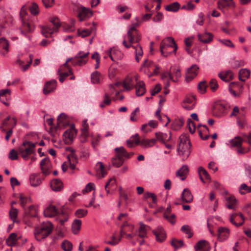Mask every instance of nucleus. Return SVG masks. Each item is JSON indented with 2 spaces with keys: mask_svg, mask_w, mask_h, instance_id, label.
Instances as JSON below:
<instances>
[{
  "mask_svg": "<svg viewBox=\"0 0 251 251\" xmlns=\"http://www.w3.org/2000/svg\"><path fill=\"white\" fill-rule=\"evenodd\" d=\"M53 225L50 222L42 223L34 229V234L35 239L39 242L42 241L51 233Z\"/></svg>",
  "mask_w": 251,
  "mask_h": 251,
  "instance_id": "obj_1",
  "label": "nucleus"
},
{
  "mask_svg": "<svg viewBox=\"0 0 251 251\" xmlns=\"http://www.w3.org/2000/svg\"><path fill=\"white\" fill-rule=\"evenodd\" d=\"M177 152L182 157L183 160L187 159L190 155V141L189 138L184 135L179 137V143L177 148Z\"/></svg>",
  "mask_w": 251,
  "mask_h": 251,
  "instance_id": "obj_2",
  "label": "nucleus"
},
{
  "mask_svg": "<svg viewBox=\"0 0 251 251\" xmlns=\"http://www.w3.org/2000/svg\"><path fill=\"white\" fill-rule=\"evenodd\" d=\"M229 106L225 101L219 100L214 102L212 107V114L217 117H222L226 115Z\"/></svg>",
  "mask_w": 251,
  "mask_h": 251,
  "instance_id": "obj_3",
  "label": "nucleus"
},
{
  "mask_svg": "<svg viewBox=\"0 0 251 251\" xmlns=\"http://www.w3.org/2000/svg\"><path fill=\"white\" fill-rule=\"evenodd\" d=\"M166 40L169 43H171L172 44L171 45H167L165 43V41L163 40L160 45V50L161 53V54L167 57L168 55L171 53V52H169L167 51L168 48H174L173 51L172 52L175 53L177 49V46L175 42L174 39L172 37H167Z\"/></svg>",
  "mask_w": 251,
  "mask_h": 251,
  "instance_id": "obj_4",
  "label": "nucleus"
},
{
  "mask_svg": "<svg viewBox=\"0 0 251 251\" xmlns=\"http://www.w3.org/2000/svg\"><path fill=\"white\" fill-rule=\"evenodd\" d=\"M50 22L54 25L53 27L49 26H42L41 32L45 37H49L52 34L57 32L58 28L60 26V24L59 19L57 18H52Z\"/></svg>",
  "mask_w": 251,
  "mask_h": 251,
  "instance_id": "obj_5",
  "label": "nucleus"
},
{
  "mask_svg": "<svg viewBox=\"0 0 251 251\" xmlns=\"http://www.w3.org/2000/svg\"><path fill=\"white\" fill-rule=\"evenodd\" d=\"M123 56V53L120 50L115 48L110 49L103 54L104 58L109 57L111 61L115 62L121 60Z\"/></svg>",
  "mask_w": 251,
  "mask_h": 251,
  "instance_id": "obj_6",
  "label": "nucleus"
},
{
  "mask_svg": "<svg viewBox=\"0 0 251 251\" xmlns=\"http://www.w3.org/2000/svg\"><path fill=\"white\" fill-rule=\"evenodd\" d=\"M75 10L78 14L77 16L80 21H83L85 19L92 16V11L89 8L84 7L81 5H77Z\"/></svg>",
  "mask_w": 251,
  "mask_h": 251,
  "instance_id": "obj_7",
  "label": "nucleus"
},
{
  "mask_svg": "<svg viewBox=\"0 0 251 251\" xmlns=\"http://www.w3.org/2000/svg\"><path fill=\"white\" fill-rule=\"evenodd\" d=\"M17 121L15 118H11V116H7L3 121L1 126H0L2 132H6L7 130L12 129L16 126Z\"/></svg>",
  "mask_w": 251,
  "mask_h": 251,
  "instance_id": "obj_8",
  "label": "nucleus"
},
{
  "mask_svg": "<svg viewBox=\"0 0 251 251\" xmlns=\"http://www.w3.org/2000/svg\"><path fill=\"white\" fill-rule=\"evenodd\" d=\"M36 143H33L31 142L25 141L22 145L19 148V152H25L29 154H31L34 152V149Z\"/></svg>",
  "mask_w": 251,
  "mask_h": 251,
  "instance_id": "obj_9",
  "label": "nucleus"
},
{
  "mask_svg": "<svg viewBox=\"0 0 251 251\" xmlns=\"http://www.w3.org/2000/svg\"><path fill=\"white\" fill-rule=\"evenodd\" d=\"M199 67L195 64L188 68L186 73L185 80L187 82H190L198 74Z\"/></svg>",
  "mask_w": 251,
  "mask_h": 251,
  "instance_id": "obj_10",
  "label": "nucleus"
},
{
  "mask_svg": "<svg viewBox=\"0 0 251 251\" xmlns=\"http://www.w3.org/2000/svg\"><path fill=\"white\" fill-rule=\"evenodd\" d=\"M229 221L235 226L239 227L243 225L245 219L241 213H235L230 215Z\"/></svg>",
  "mask_w": 251,
  "mask_h": 251,
  "instance_id": "obj_11",
  "label": "nucleus"
},
{
  "mask_svg": "<svg viewBox=\"0 0 251 251\" xmlns=\"http://www.w3.org/2000/svg\"><path fill=\"white\" fill-rule=\"evenodd\" d=\"M114 151L116 153L115 155L111 158L112 164L115 167L119 168L124 164L125 159L119 151Z\"/></svg>",
  "mask_w": 251,
  "mask_h": 251,
  "instance_id": "obj_12",
  "label": "nucleus"
},
{
  "mask_svg": "<svg viewBox=\"0 0 251 251\" xmlns=\"http://www.w3.org/2000/svg\"><path fill=\"white\" fill-rule=\"evenodd\" d=\"M76 130L75 127V125L71 126L70 129L66 130L63 133V136L65 138L66 142H72L76 135Z\"/></svg>",
  "mask_w": 251,
  "mask_h": 251,
  "instance_id": "obj_13",
  "label": "nucleus"
},
{
  "mask_svg": "<svg viewBox=\"0 0 251 251\" xmlns=\"http://www.w3.org/2000/svg\"><path fill=\"white\" fill-rule=\"evenodd\" d=\"M134 30H135L134 27H130L127 31L126 39H125L123 41V45L127 49L131 47L134 43L133 35L132 34V31Z\"/></svg>",
  "mask_w": 251,
  "mask_h": 251,
  "instance_id": "obj_14",
  "label": "nucleus"
},
{
  "mask_svg": "<svg viewBox=\"0 0 251 251\" xmlns=\"http://www.w3.org/2000/svg\"><path fill=\"white\" fill-rule=\"evenodd\" d=\"M89 54L88 52H84L83 51H79L75 57H70L68 58L65 63H69L70 61H75V63H84L86 62L85 58L87 57Z\"/></svg>",
  "mask_w": 251,
  "mask_h": 251,
  "instance_id": "obj_15",
  "label": "nucleus"
},
{
  "mask_svg": "<svg viewBox=\"0 0 251 251\" xmlns=\"http://www.w3.org/2000/svg\"><path fill=\"white\" fill-rule=\"evenodd\" d=\"M230 234L229 229L226 227H220L218 230V240L223 242L227 240Z\"/></svg>",
  "mask_w": 251,
  "mask_h": 251,
  "instance_id": "obj_16",
  "label": "nucleus"
},
{
  "mask_svg": "<svg viewBox=\"0 0 251 251\" xmlns=\"http://www.w3.org/2000/svg\"><path fill=\"white\" fill-rule=\"evenodd\" d=\"M57 81L55 79H52L47 82L43 88V93L47 95L54 91L56 87Z\"/></svg>",
  "mask_w": 251,
  "mask_h": 251,
  "instance_id": "obj_17",
  "label": "nucleus"
},
{
  "mask_svg": "<svg viewBox=\"0 0 251 251\" xmlns=\"http://www.w3.org/2000/svg\"><path fill=\"white\" fill-rule=\"evenodd\" d=\"M152 232L155 236L156 240L158 242H162L166 239V233L162 226H158L152 231Z\"/></svg>",
  "mask_w": 251,
  "mask_h": 251,
  "instance_id": "obj_18",
  "label": "nucleus"
},
{
  "mask_svg": "<svg viewBox=\"0 0 251 251\" xmlns=\"http://www.w3.org/2000/svg\"><path fill=\"white\" fill-rule=\"evenodd\" d=\"M194 248L196 251H209L210 250L209 243L204 240H201L198 242Z\"/></svg>",
  "mask_w": 251,
  "mask_h": 251,
  "instance_id": "obj_19",
  "label": "nucleus"
},
{
  "mask_svg": "<svg viewBox=\"0 0 251 251\" xmlns=\"http://www.w3.org/2000/svg\"><path fill=\"white\" fill-rule=\"evenodd\" d=\"M181 199L183 202L191 203L193 201V196L190 190L185 188L181 195Z\"/></svg>",
  "mask_w": 251,
  "mask_h": 251,
  "instance_id": "obj_20",
  "label": "nucleus"
},
{
  "mask_svg": "<svg viewBox=\"0 0 251 251\" xmlns=\"http://www.w3.org/2000/svg\"><path fill=\"white\" fill-rule=\"evenodd\" d=\"M59 213V211L55 206L50 205L47 207L44 212L45 216L47 217H52Z\"/></svg>",
  "mask_w": 251,
  "mask_h": 251,
  "instance_id": "obj_21",
  "label": "nucleus"
},
{
  "mask_svg": "<svg viewBox=\"0 0 251 251\" xmlns=\"http://www.w3.org/2000/svg\"><path fill=\"white\" fill-rule=\"evenodd\" d=\"M52 190L55 192L60 191L63 188V184L59 179H54L50 183Z\"/></svg>",
  "mask_w": 251,
  "mask_h": 251,
  "instance_id": "obj_22",
  "label": "nucleus"
},
{
  "mask_svg": "<svg viewBox=\"0 0 251 251\" xmlns=\"http://www.w3.org/2000/svg\"><path fill=\"white\" fill-rule=\"evenodd\" d=\"M134 87L136 89V94L137 96H141L146 93L145 84L143 81L137 82Z\"/></svg>",
  "mask_w": 251,
  "mask_h": 251,
  "instance_id": "obj_23",
  "label": "nucleus"
},
{
  "mask_svg": "<svg viewBox=\"0 0 251 251\" xmlns=\"http://www.w3.org/2000/svg\"><path fill=\"white\" fill-rule=\"evenodd\" d=\"M199 40L203 43H209L213 39V35L211 33L205 32L202 34H199L198 35Z\"/></svg>",
  "mask_w": 251,
  "mask_h": 251,
  "instance_id": "obj_24",
  "label": "nucleus"
},
{
  "mask_svg": "<svg viewBox=\"0 0 251 251\" xmlns=\"http://www.w3.org/2000/svg\"><path fill=\"white\" fill-rule=\"evenodd\" d=\"M189 172V169L187 165H183L181 168L179 169L176 173V176L181 177L180 179L181 180H184L186 176L188 174Z\"/></svg>",
  "mask_w": 251,
  "mask_h": 251,
  "instance_id": "obj_25",
  "label": "nucleus"
},
{
  "mask_svg": "<svg viewBox=\"0 0 251 251\" xmlns=\"http://www.w3.org/2000/svg\"><path fill=\"white\" fill-rule=\"evenodd\" d=\"M123 86L127 91L131 90L134 87L133 78L129 76H127L124 81L123 83Z\"/></svg>",
  "mask_w": 251,
  "mask_h": 251,
  "instance_id": "obj_26",
  "label": "nucleus"
},
{
  "mask_svg": "<svg viewBox=\"0 0 251 251\" xmlns=\"http://www.w3.org/2000/svg\"><path fill=\"white\" fill-rule=\"evenodd\" d=\"M29 180L32 186L37 187L40 185L42 181L41 178L38 177L36 174H32L30 176Z\"/></svg>",
  "mask_w": 251,
  "mask_h": 251,
  "instance_id": "obj_27",
  "label": "nucleus"
},
{
  "mask_svg": "<svg viewBox=\"0 0 251 251\" xmlns=\"http://www.w3.org/2000/svg\"><path fill=\"white\" fill-rule=\"evenodd\" d=\"M250 75V71L247 69H242L239 72V79L244 82Z\"/></svg>",
  "mask_w": 251,
  "mask_h": 251,
  "instance_id": "obj_28",
  "label": "nucleus"
},
{
  "mask_svg": "<svg viewBox=\"0 0 251 251\" xmlns=\"http://www.w3.org/2000/svg\"><path fill=\"white\" fill-rule=\"evenodd\" d=\"M227 201L226 206L228 209L235 210L236 208V200L234 196L226 198Z\"/></svg>",
  "mask_w": 251,
  "mask_h": 251,
  "instance_id": "obj_29",
  "label": "nucleus"
},
{
  "mask_svg": "<svg viewBox=\"0 0 251 251\" xmlns=\"http://www.w3.org/2000/svg\"><path fill=\"white\" fill-rule=\"evenodd\" d=\"M184 122V121L183 118L175 119L174 121H173L171 125L172 128L175 130H177L179 129L183 125Z\"/></svg>",
  "mask_w": 251,
  "mask_h": 251,
  "instance_id": "obj_30",
  "label": "nucleus"
},
{
  "mask_svg": "<svg viewBox=\"0 0 251 251\" xmlns=\"http://www.w3.org/2000/svg\"><path fill=\"white\" fill-rule=\"evenodd\" d=\"M9 43L4 37L0 38V51L6 53L8 51Z\"/></svg>",
  "mask_w": 251,
  "mask_h": 251,
  "instance_id": "obj_31",
  "label": "nucleus"
},
{
  "mask_svg": "<svg viewBox=\"0 0 251 251\" xmlns=\"http://www.w3.org/2000/svg\"><path fill=\"white\" fill-rule=\"evenodd\" d=\"M81 221L78 219H75L72 225V230L74 234H76L80 229Z\"/></svg>",
  "mask_w": 251,
  "mask_h": 251,
  "instance_id": "obj_32",
  "label": "nucleus"
},
{
  "mask_svg": "<svg viewBox=\"0 0 251 251\" xmlns=\"http://www.w3.org/2000/svg\"><path fill=\"white\" fill-rule=\"evenodd\" d=\"M156 142L155 139H143L141 140V146L145 148H150L153 146Z\"/></svg>",
  "mask_w": 251,
  "mask_h": 251,
  "instance_id": "obj_33",
  "label": "nucleus"
},
{
  "mask_svg": "<svg viewBox=\"0 0 251 251\" xmlns=\"http://www.w3.org/2000/svg\"><path fill=\"white\" fill-rule=\"evenodd\" d=\"M180 4L177 2H175L165 6V9L168 11L176 12L178 10Z\"/></svg>",
  "mask_w": 251,
  "mask_h": 251,
  "instance_id": "obj_34",
  "label": "nucleus"
},
{
  "mask_svg": "<svg viewBox=\"0 0 251 251\" xmlns=\"http://www.w3.org/2000/svg\"><path fill=\"white\" fill-rule=\"evenodd\" d=\"M218 6L220 8H224L226 7H234L235 4L233 1L228 0H221L218 1Z\"/></svg>",
  "mask_w": 251,
  "mask_h": 251,
  "instance_id": "obj_35",
  "label": "nucleus"
},
{
  "mask_svg": "<svg viewBox=\"0 0 251 251\" xmlns=\"http://www.w3.org/2000/svg\"><path fill=\"white\" fill-rule=\"evenodd\" d=\"M114 151H119L121 152L122 156H123V157L126 159L130 158L134 154V153L132 152H127L126 150L123 147L116 148L114 149Z\"/></svg>",
  "mask_w": 251,
  "mask_h": 251,
  "instance_id": "obj_36",
  "label": "nucleus"
},
{
  "mask_svg": "<svg viewBox=\"0 0 251 251\" xmlns=\"http://www.w3.org/2000/svg\"><path fill=\"white\" fill-rule=\"evenodd\" d=\"M25 214L27 217H36L37 216L36 208L33 205L30 206L27 209L25 210Z\"/></svg>",
  "mask_w": 251,
  "mask_h": 251,
  "instance_id": "obj_37",
  "label": "nucleus"
},
{
  "mask_svg": "<svg viewBox=\"0 0 251 251\" xmlns=\"http://www.w3.org/2000/svg\"><path fill=\"white\" fill-rule=\"evenodd\" d=\"M17 240V234L14 233H12L6 239V242L8 246H12L15 245Z\"/></svg>",
  "mask_w": 251,
  "mask_h": 251,
  "instance_id": "obj_38",
  "label": "nucleus"
},
{
  "mask_svg": "<svg viewBox=\"0 0 251 251\" xmlns=\"http://www.w3.org/2000/svg\"><path fill=\"white\" fill-rule=\"evenodd\" d=\"M244 140L240 137H235L234 139L230 141V145L232 147H241L242 142Z\"/></svg>",
  "mask_w": 251,
  "mask_h": 251,
  "instance_id": "obj_39",
  "label": "nucleus"
},
{
  "mask_svg": "<svg viewBox=\"0 0 251 251\" xmlns=\"http://www.w3.org/2000/svg\"><path fill=\"white\" fill-rule=\"evenodd\" d=\"M132 47L135 49L136 60L137 62H139L140 61V57L142 56L143 53L142 48L139 44H138L136 47L132 46Z\"/></svg>",
  "mask_w": 251,
  "mask_h": 251,
  "instance_id": "obj_40",
  "label": "nucleus"
},
{
  "mask_svg": "<svg viewBox=\"0 0 251 251\" xmlns=\"http://www.w3.org/2000/svg\"><path fill=\"white\" fill-rule=\"evenodd\" d=\"M180 230L184 233L188 235V238H190L193 235V232L190 226L189 225H185L183 226L180 229Z\"/></svg>",
  "mask_w": 251,
  "mask_h": 251,
  "instance_id": "obj_41",
  "label": "nucleus"
},
{
  "mask_svg": "<svg viewBox=\"0 0 251 251\" xmlns=\"http://www.w3.org/2000/svg\"><path fill=\"white\" fill-rule=\"evenodd\" d=\"M207 87V82L205 80H203L199 82L198 85V90L199 93L203 94L206 92Z\"/></svg>",
  "mask_w": 251,
  "mask_h": 251,
  "instance_id": "obj_42",
  "label": "nucleus"
},
{
  "mask_svg": "<svg viewBox=\"0 0 251 251\" xmlns=\"http://www.w3.org/2000/svg\"><path fill=\"white\" fill-rule=\"evenodd\" d=\"M61 247L64 251H72L73 249L72 244L68 240H64L61 244Z\"/></svg>",
  "mask_w": 251,
  "mask_h": 251,
  "instance_id": "obj_43",
  "label": "nucleus"
},
{
  "mask_svg": "<svg viewBox=\"0 0 251 251\" xmlns=\"http://www.w3.org/2000/svg\"><path fill=\"white\" fill-rule=\"evenodd\" d=\"M116 184V180L114 178H111L106 183L105 185V190L107 194H109L110 189L114 186Z\"/></svg>",
  "mask_w": 251,
  "mask_h": 251,
  "instance_id": "obj_44",
  "label": "nucleus"
},
{
  "mask_svg": "<svg viewBox=\"0 0 251 251\" xmlns=\"http://www.w3.org/2000/svg\"><path fill=\"white\" fill-rule=\"evenodd\" d=\"M72 153L68 155V159L70 162V167L72 169L74 170L75 168V165L72 163V162H75L77 160L76 157L74 155L73 150H71Z\"/></svg>",
  "mask_w": 251,
  "mask_h": 251,
  "instance_id": "obj_45",
  "label": "nucleus"
},
{
  "mask_svg": "<svg viewBox=\"0 0 251 251\" xmlns=\"http://www.w3.org/2000/svg\"><path fill=\"white\" fill-rule=\"evenodd\" d=\"M88 210L84 209H78L75 213V215L79 218L84 217L87 215Z\"/></svg>",
  "mask_w": 251,
  "mask_h": 251,
  "instance_id": "obj_46",
  "label": "nucleus"
},
{
  "mask_svg": "<svg viewBox=\"0 0 251 251\" xmlns=\"http://www.w3.org/2000/svg\"><path fill=\"white\" fill-rule=\"evenodd\" d=\"M187 126L189 128V131L191 134H193L195 132L196 126L194 122L189 118L187 121Z\"/></svg>",
  "mask_w": 251,
  "mask_h": 251,
  "instance_id": "obj_47",
  "label": "nucleus"
},
{
  "mask_svg": "<svg viewBox=\"0 0 251 251\" xmlns=\"http://www.w3.org/2000/svg\"><path fill=\"white\" fill-rule=\"evenodd\" d=\"M171 245L176 250L182 247L184 245V243L182 240H177L173 239L171 242Z\"/></svg>",
  "mask_w": 251,
  "mask_h": 251,
  "instance_id": "obj_48",
  "label": "nucleus"
},
{
  "mask_svg": "<svg viewBox=\"0 0 251 251\" xmlns=\"http://www.w3.org/2000/svg\"><path fill=\"white\" fill-rule=\"evenodd\" d=\"M20 204L24 208L25 204L30 201V199L29 197H25L23 195L21 194L20 196Z\"/></svg>",
  "mask_w": 251,
  "mask_h": 251,
  "instance_id": "obj_49",
  "label": "nucleus"
},
{
  "mask_svg": "<svg viewBox=\"0 0 251 251\" xmlns=\"http://www.w3.org/2000/svg\"><path fill=\"white\" fill-rule=\"evenodd\" d=\"M11 91L9 89H2L0 90V99H2V97H5L6 100H8L10 98Z\"/></svg>",
  "mask_w": 251,
  "mask_h": 251,
  "instance_id": "obj_50",
  "label": "nucleus"
},
{
  "mask_svg": "<svg viewBox=\"0 0 251 251\" xmlns=\"http://www.w3.org/2000/svg\"><path fill=\"white\" fill-rule=\"evenodd\" d=\"M100 74L98 71H95L91 74V81L93 83H97L100 81Z\"/></svg>",
  "mask_w": 251,
  "mask_h": 251,
  "instance_id": "obj_51",
  "label": "nucleus"
},
{
  "mask_svg": "<svg viewBox=\"0 0 251 251\" xmlns=\"http://www.w3.org/2000/svg\"><path fill=\"white\" fill-rule=\"evenodd\" d=\"M18 215V210L16 208H12L9 211V217L10 219L15 222Z\"/></svg>",
  "mask_w": 251,
  "mask_h": 251,
  "instance_id": "obj_52",
  "label": "nucleus"
},
{
  "mask_svg": "<svg viewBox=\"0 0 251 251\" xmlns=\"http://www.w3.org/2000/svg\"><path fill=\"white\" fill-rule=\"evenodd\" d=\"M209 86L211 90L213 92L217 90L219 85L217 80L215 79H211L209 82Z\"/></svg>",
  "mask_w": 251,
  "mask_h": 251,
  "instance_id": "obj_53",
  "label": "nucleus"
},
{
  "mask_svg": "<svg viewBox=\"0 0 251 251\" xmlns=\"http://www.w3.org/2000/svg\"><path fill=\"white\" fill-rule=\"evenodd\" d=\"M111 103V100L109 98L107 94L104 95V100L100 104V107L101 108L104 107L105 105H109Z\"/></svg>",
  "mask_w": 251,
  "mask_h": 251,
  "instance_id": "obj_54",
  "label": "nucleus"
},
{
  "mask_svg": "<svg viewBox=\"0 0 251 251\" xmlns=\"http://www.w3.org/2000/svg\"><path fill=\"white\" fill-rule=\"evenodd\" d=\"M198 173L199 175H201V173L202 175H203L205 179L210 180V176L207 172L202 167H200L198 168Z\"/></svg>",
  "mask_w": 251,
  "mask_h": 251,
  "instance_id": "obj_55",
  "label": "nucleus"
},
{
  "mask_svg": "<svg viewBox=\"0 0 251 251\" xmlns=\"http://www.w3.org/2000/svg\"><path fill=\"white\" fill-rule=\"evenodd\" d=\"M117 72V68L113 65H111L108 71L110 78H113L116 75Z\"/></svg>",
  "mask_w": 251,
  "mask_h": 251,
  "instance_id": "obj_56",
  "label": "nucleus"
},
{
  "mask_svg": "<svg viewBox=\"0 0 251 251\" xmlns=\"http://www.w3.org/2000/svg\"><path fill=\"white\" fill-rule=\"evenodd\" d=\"M242 190H245L247 193H250L251 192V187H249L245 183H243L239 188V192L241 194L243 195L245 192H243Z\"/></svg>",
  "mask_w": 251,
  "mask_h": 251,
  "instance_id": "obj_57",
  "label": "nucleus"
},
{
  "mask_svg": "<svg viewBox=\"0 0 251 251\" xmlns=\"http://www.w3.org/2000/svg\"><path fill=\"white\" fill-rule=\"evenodd\" d=\"M29 10L32 15H36L39 13L38 6L36 3H33L29 8Z\"/></svg>",
  "mask_w": 251,
  "mask_h": 251,
  "instance_id": "obj_58",
  "label": "nucleus"
},
{
  "mask_svg": "<svg viewBox=\"0 0 251 251\" xmlns=\"http://www.w3.org/2000/svg\"><path fill=\"white\" fill-rule=\"evenodd\" d=\"M132 34L133 35L134 43H138L141 40V37L136 28H135V30L132 31Z\"/></svg>",
  "mask_w": 251,
  "mask_h": 251,
  "instance_id": "obj_59",
  "label": "nucleus"
},
{
  "mask_svg": "<svg viewBox=\"0 0 251 251\" xmlns=\"http://www.w3.org/2000/svg\"><path fill=\"white\" fill-rule=\"evenodd\" d=\"M78 34L79 36L84 38L89 36L91 34V30L89 29H84L82 30H78Z\"/></svg>",
  "mask_w": 251,
  "mask_h": 251,
  "instance_id": "obj_60",
  "label": "nucleus"
},
{
  "mask_svg": "<svg viewBox=\"0 0 251 251\" xmlns=\"http://www.w3.org/2000/svg\"><path fill=\"white\" fill-rule=\"evenodd\" d=\"M195 7V5L191 1H189L187 4L183 5L181 7V9L190 11L193 10Z\"/></svg>",
  "mask_w": 251,
  "mask_h": 251,
  "instance_id": "obj_61",
  "label": "nucleus"
},
{
  "mask_svg": "<svg viewBox=\"0 0 251 251\" xmlns=\"http://www.w3.org/2000/svg\"><path fill=\"white\" fill-rule=\"evenodd\" d=\"M164 218L166 219L169 222H170L172 224H174L175 223V218L176 216L174 214H171V215H169L166 214V213L164 214Z\"/></svg>",
  "mask_w": 251,
  "mask_h": 251,
  "instance_id": "obj_62",
  "label": "nucleus"
},
{
  "mask_svg": "<svg viewBox=\"0 0 251 251\" xmlns=\"http://www.w3.org/2000/svg\"><path fill=\"white\" fill-rule=\"evenodd\" d=\"M161 90V86L159 84H156L155 87L151 90V96H154L157 94Z\"/></svg>",
  "mask_w": 251,
  "mask_h": 251,
  "instance_id": "obj_63",
  "label": "nucleus"
},
{
  "mask_svg": "<svg viewBox=\"0 0 251 251\" xmlns=\"http://www.w3.org/2000/svg\"><path fill=\"white\" fill-rule=\"evenodd\" d=\"M9 158L12 160H15L18 159L17 152L14 149H12L10 151L9 153Z\"/></svg>",
  "mask_w": 251,
  "mask_h": 251,
  "instance_id": "obj_64",
  "label": "nucleus"
}]
</instances>
